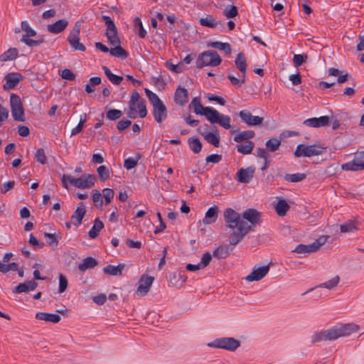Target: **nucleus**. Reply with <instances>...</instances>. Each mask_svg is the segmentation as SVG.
Segmentation results:
<instances>
[{
  "label": "nucleus",
  "mask_w": 364,
  "mask_h": 364,
  "mask_svg": "<svg viewBox=\"0 0 364 364\" xmlns=\"http://www.w3.org/2000/svg\"><path fill=\"white\" fill-rule=\"evenodd\" d=\"M224 220L226 229L230 230L229 242L232 245L240 242L251 230V226L241 218L240 213L228 208L224 211Z\"/></svg>",
  "instance_id": "nucleus-1"
},
{
  "label": "nucleus",
  "mask_w": 364,
  "mask_h": 364,
  "mask_svg": "<svg viewBox=\"0 0 364 364\" xmlns=\"http://www.w3.org/2000/svg\"><path fill=\"white\" fill-rule=\"evenodd\" d=\"M190 107L196 114L204 115L210 123L218 124L225 129H229L231 127L230 116L223 114L211 107H203L198 97H194L192 100Z\"/></svg>",
  "instance_id": "nucleus-2"
},
{
  "label": "nucleus",
  "mask_w": 364,
  "mask_h": 364,
  "mask_svg": "<svg viewBox=\"0 0 364 364\" xmlns=\"http://www.w3.org/2000/svg\"><path fill=\"white\" fill-rule=\"evenodd\" d=\"M358 330V326L354 323L341 324L315 333L311 336V342L315 343L323 341H334L340 337L348 336Z\"/></svg>",
  "instance_id": "nucleus-3"
},
{
  "label": "nucleus",
  "mask_w": 364,
  "mask_h": 364,
  "mask_svg": "<svg viewBox=\"0 0 364 364\" xmlns=\"http://www.w3.org/2000/svg\"><path fill=\"white\" fill-rule=\"evenodd\" d=\"M145 93L153 107V116L156 122L162 123L167 117V109L158 95L149 89H145Z\"/></svg>",
  "instance_id": "nucleus-4"
},
{
  "label": "nucleus",
  "mask_w": 364,
  "mask_h": 364,
  "mask_svg": "<svg viewBox=\"0 0 364 364\" xmlns=\"http://www.w3.org/2000/svg\"><path fill=\"white\" fill-rule=\"evenodd\" d=\"M235 64L237 68L241 73L240 79L237 78L232 74H228L227 77L232 85L240 87L246 81V70L247 67L246 58L242 53H240L237 55V57L235 60Z\"/></svg>",
  "instance_id": "nucleus-5"
},
{
  "label": "nucleus",
  "mask_w": 364,
  "mask_h": 364,
  "mask_svg": "<svg viewBox=\"0 0 364 364\" xmlns=\"http://www.w3.org/2000/svg\"><path fill=\"white\" fill-rule=\"evenodd\" d=\"M222 59L216 51L206 50L199 54L196 60V68H203L205 66H217L221 63Z\"/></svg>",
  "instance_id": "nucleus-6"
},
{
  "label": "nucleus",
  "mask_w": 364,
  "mask_h": 364,
  "mask_svg": "<svg viewBox=\"0 0 364 364\" xmlns=\"http://www.w3.org/2000/svg\"><path fill=\"white\" fill-rule=\"evenodd\" d=\"M326 147L319 145H304L299 144L294 151L296 157H311L314 156H318L321 154Z\"/></svg>",
  "instance_id": "nucleus-7"
},
{
  "label": "nucleus",
  "mask_w": 364,
  "mask_h": 364,
  "mask_svg": "<svg viewBox=\"0 0 364 364\" xmlns=\"http://www.w3.org/2000/svg\"><path fill=\"white\" fill-rule=\"evenodd\" d=\"M11 115L15 121L24 122L25 115L21 98L16 94L10 96Z\"/></svg>",
  "instance_id": "nucleus-8"
},
{
  "label": "nucleus",
  "mask_w": 364,
  "mask_h": 364,
  "mask_svg": "<svg viewBox=\"0 0 364 364\" xmlns=\"http://www.w3.org/2000/svg\"><path fill=\"white\" fill-rule=\"evenodd\" d=\"M328 239V236L321 235L316 239L313 243L309 245L299 244L293 252L299 254L311 253L317 251L320 247L323 245Z\"/></svg>",
  "instance_id": "nucleus-9"
},
{
  "label": "nucleus",
  "mask_w": 364,
  "mask_h": 364,
  "mask_svg": "<svg viewBox=\"0 0 364 364\" xmlns=\"http://www.w3.org/2000/svg\"><path fill=\"white\" fill-rule=\"evenodd\" d=\"M208 346L210 347L234 351L240 346V342L234 338H221L214 340Z\"/></svg>",
  "instance_id": "nucleus-10"
},
{
  "label": "nucleus",
  "mask_w": 364,
  "mask_h": 364,
  "mask_svg": "<svg viewBox=\"0 0 364 364\" xmlns=\"http://www.w3.org/2000/svg\"><path fill=\"white\" fill-rule=\"evenodd\" d=\"M102 18L103 19L106 26V36L111 45H114L117 43H120V40L117 36V29L112 18L108 16H102Z\"/></svg>",
  "instance_id": "nucleus-11"
},
{
  "label": "nucleus",
  "mask_w": 364,
  "mask_h": 364,
  "mask_svg": "<svg viewBox=\"0 0 364 364\" xmlns=\"http://www.w3.org/2000/svg\"><path fill=\"white\" fill-rule=\"evenodd\" d=\"M343 170L356 171L364 169V151L355 154L353 161L343 164Z\"/></svg>",
  "instance_id": "nucleus-12"
},
{
  "label": "nucleus",
  "mask_w": 364,
  "mask_h": 364,
  "mask_svg": "<svg viewBox=\"0 0 364 364\" xmlns=\"http://www.w3.org/2000/svg\"><path fill=\"white\" fill-rule=\"evenodd\" d=\"M241 120L249 127L259 126L264 122V118L259 116H254L247 109L241 110L239 112Z\"/></svg>",
  "instance_id": "nucleus-13"
},
{
  "label": "nucleus",
  "mask_w": 364,
  "mask_h": 364,
  "mask_svg": "<svg viewBox=\"0 0 364 364\" xmlns=\"http://www.w3.org/2000/svg\"><path fill=\"white\" fill-rule=\"evenodd\" d=\"M154 278L151 276L142 275L139 281V286L136 294L140 296H145L149 291Z\"/></svg>",
  "instance_id": "nucleus-14"
},
{
  "label": "nucleus",
  "mask_w": 364,
  "mask_h": 364,
  "mask_svg": "<svg viewBox=\"0 0 364 364\" xmlns=\"http://www.w3.org/2000/svg\"><path fill=\"white\" fill-rule=\"evenodd\" d=\"M95 181L96 178L95 176L84 174L75 180L74 186L82 189L90 188L95 185Z\"/></svg>",
  "instance_id": "nucleus-15"
},
{
  "label": "nucleus",
  "mask_w": 364,
  "mask_h": 364,
  "mask_svg": "<svg viewBox=\"0 0 364 364\" xmlns=\"http://www.w3.org/2000/svg\"><path fill=\"white\" fill-rule=\"evenodd\" d=\"M269 271V265L254 268L250 274L245 277V279L247 282L259 281L267 274Z\"/></svg>",
  "instance_id": "nucleus-16"
},
{
  "label": "nucleus",
  "mask_w": 364,
  "mask_h": 364,
  "mask_svg": "<svg viewBox=\"0 0 364 364\" xmlns=\"http://www.w3.org/2000/svg\"><path fill=\"white\" fill-rule=\"evenodd\" d=\"M142 98L139 93L134 90L131 95V97L129 102V107L127 112L128 117L131 119H136L137 117V110L136 107V103L139 102Z\"/></svg>",
  "instance_id": "nucleus-17"
},
{
  "label": "nucleus",
  "mask_w": 364,
  "mask_h": 364,
  "mask_svg": "<svg viewBox=\"0 0 364 364\" xmlns=\"http://www.w3.org/2000/svg\"><path fill=\"white\" fill-rule=\"evenodd\" d=\"M255 167L253 166L241 168L237 172V181L240 183H247L254 177Z\"/></svg>",
  "instance_id": "nucleus-18"
},
{
  "label": "nucleus",
  "mask_w": 364,
  "mask_h": 364,
  "mask_svg": "<svg viewBox=\"0 0 364 364\" xmlns=\"http://www.w3.org/2000/svg\"><path fill=\"white\" fill-rule=\"evenodd\" d=\"M199 22L201 26L210 28H225V25L223 23H222L220 21L217 20L211 15H206L205 16L200 18Z\"/></svg>",
  "instance_id": "nucleus-19"
},
{
  "label": "nucleus",
  "mask_w": 364,
  "mask_h": 364,
  "mask_svg": "<svg viewBox=\"0 0 364 364\" xmlns=\"http://www.w3.org/2000/svg\"><path fill=\"white\" fill-rule=\"evenodd\" d=\"M329 124V117L322 116L320 117H313L306 119L304 124L311 127H321L328 126Z\"/></svg>",
  "instance_id": "nucleus-20"
},
{
  "label": "nucleus",
  "mask_w": 364,
  "mask_h": 364,
  "mask_svg": "<svg viewBox=\"0 0 364 364\" xmlns=\"http://www.w3.org/2000/svg\"><path fill=\"white\" fill-rule=\"evenodd\" d=\"M86 213L85 206L82 203H80L77 209L71 216V220L74 225L78 227L81 225L82 220Z\"/></svg>",
  "instance_id": "nucleus-21"
},
{
  "label": "nucleus",
  "mask_w": 364,
  "mask_h": 364,
  "mask_svg": "<svg viewBox=\"0 0 364 364\" xmlns=\"http://www.w3.org/2000/svg\"><path fill=\"white\" fill-rule=\"evenodd\" d=\"M261 213L254 208H249L242 213V218L247 220L253 225L259 223Z\"/></svg>",
  "instance_id": "nucleus-22"
},
{
  "label": "nucleus",
  "mask_w": 364,
  "mask_h": 364,
  "mask_svg": "<svg viewBox=\"0 0 364 364\" xmlns=\"http://www.w3.org/2000/svg\"><path fill=\"white\" fill-rule=\"evenodd\" d=\"M68 21L66 19H60L52 24L47 26V30L53 34H58L62 33L68 26Z\"/></svg>",
  "instance_id": "nucleus-23"
},
{
  "label": "nucleus",
  "mask_w": 364,
  "mask_h": 364,
  "mask_svg": "<svg viewBox=\"0 0 364 364\" xmlns=\"http://www.w3.org/2000/svg\"><path fill=\"white\" fill-rule=\"evenodd\" d=\"M6 84L4 85V89H13L23 79L21 74L18 73H9L5 76Z\"/></svg>",
  "instance_id": "nucleus-24"
},
{
  "label": "nucleus",
  "mask_w": 364,
  "mask_h": 364,
  "mask_svg": "<svg viewBox=\"0 0 364 364\" xmlns=\"http://www.w3.org/2000/svg\"><path fill=\"white\" fill-rule=\"evenodd\" d=\"M188 100V90L182 87H178L174 95V102L181 106L184 105Z\"/></svg>",
  "instance_id": "nucleus-25"
},
{
  "label": "nucleus",
  "mask_w": 364,
  "mask_h": 364,
  "mask_svg": "<svg viewBox=\"0 0 364 364\" xmlns=\"http://www.w3.org/2000/svg\"><path fill=\"white\" fill-rule=\"evenodd\" d=\"M36 318L53 323H58L61 319L58 314L46 312H38L36 314Z\"/></svg>",
  "instance_id": "nucleus-26"
},
{
  "label": "nucleus",
  "mask_w": 364,
  "mask_h": 364,
  "mask_svg": "<svg viewBox=\"0 0 364 364\" xmlns=\"http://www.w3.org/2000/svg\"><path fill=\"white\" fill-rule=\"evenodd\" d=\"M218 216V208L216 205L208 208L205 213V216L203 220V223L209 225L215 223Z\"/></svg>",
  "instance_id": "nucleus-27"
},
{
  "label": "nucleus",
  "mask_w": 364,
  "mask_h": 364,
  "mask_svg": "<svg viewBox=\"0 0 364 364\" xmlns=\"http://www.w3.org/2000/svg\"><path fill=\"white\" fill-rule=\"evenodd\" d=\"M38 287L37 282L35 281H28L25 283H21L18 286L16 287L15 290L14 291L15 293L20 294L22 292H28L29 291H33Z\"/></svg>",
  "instance_id": "nucleus-28"
},
{
  "label": "nucleus",
  "mask_w": 364,
  "mask_h": 364,
  "mask_svg": "<svg viewBox=\"0 0 364 364\" xmlns=\"http://www.w3.org/2000/svg\"><path fill=\"white\" fill-rule=\"evenodd\" d=\"M255 133L252 130H245L238 132L234 136V141L237 143H242V141H247L250 139L254 138Z\"/></svg>",
  "instance_id": "nucleus-29"
},
{
  "label": "nucleus",
  "mask_w": 364,
  "mask_h": 364,
  "mask_svg": "<svg viewBox=\"0 0 364 364\" xmlns=\"http://www.w3.org/2000/svg\"><path fill=\"white\" fill-rule=\"evenodd\" d=\"M124 264H119L117 266L108 264L103 268V272L109 275L120 276L122 275V270L124 269Z\"/></svg>",
  "instance_id": "nucleus-30"
},
{
  "label": "nucleus",
  "mask_w": 364,
  "mask_h": 364,
  "mask_svg": "<svg viewBox=\"0 0 364 364\" xmlns=\"http://www.w3.org/2000/svg\"><path fill=\"white\" fill-rule=\"evenodd\" d=\"M97 265V261L92 257H87L85 258L82 262L78 264V269L80 272H85L88 269L94 268Z\"/></svg>",
  "instance_id": "nucleus-31"
},
{
  "label": "nucleus",
  "mask_w": 364,
  "mask_h": 364,
  "mask_svg": "<svg viewBox=\"0 0 364 364\" xmlns=\"http://www.w3.org/2000/svg\"><path fill=\"white\" fill-rule=\"evenodd\" d=\"M230 254V247L228 245H223L218 247L213 252V256L218 259L228 257Z\"/></svg>",
  "instance_id": "nucleus-32"
},
{
  "label": "nucleus",
  "mask_w": 364,
  "mask_h": 364,
  "mask_svg": "<svg viewBox=\"0 0 364 364\" xmlns=\"http://www.w3.org/2000/svg\"><path fill=\"white\" fill-rule=\"evenodd\" d=\"M254 147L255 144L252 141H247L245 144L240 143L236 146L237 152L244 155L251 154Z\"/></svg>",
  "instance_id": "nucleus-33"
},
{
  "label": "nucleus",
  "mask_w": 364,
  "mask_h": 364,
  "mask_svg": "<svg viewBox=\"0 0 364 364\" xmlns=\"http://www.w3.org/2000/svg\"><path fill=\"white\" fill-rule=\"evenodd\" d=\"M114 46L110 48V55L114 57L120 58L124 60L128 57V53L120 46V43L112 45Z\"/></svg>",
  "instance_id": "nucleus-34"
},
{
  "label": "nucleus",
  "mask_w": 364,
  "mask_h": 364,
  "mask_svg": "<svg viewBox=\"0 0 364 364\" xmlns=\"http://www.w3.org/2000/svg\"><path fill=\"white\" fill-rule=\"evenodd\" d=\"M104 228V224L99 218H96L94 221V225L88 232V235L90 238H96L100 230Z\"/></svg>",
  "instance_id": "nucleus-35"
},
{
  "label": "nucleus",
  "mask_w": 364,
  "mask_h": 364,
  "mask_svg": "<svg viewBox=\"0 0 364 364\" xmlns=\"http://www.w3.org/2000/svg\"><path fill=\"white\" fill-rule=\"evenodd\" d=\"M18 52L16 48H11L0 55V61L6 62L13 60L18 57Z\"/></svg>",
  "instance_id": "nucleus-36"
},
{
  "label": "nucleus",
  "mask_w": 364,
  "mask_h": 364,
  "mask_svg": "<svg viewBox=\"0 0 364 364\" xmlns=\"http://www.w3.org/2000/svg\"><path fill=\"white\" fill-rule=\"evenodd\" d=\"M289 208V205L284 199L279 200L275 205V210L279 216H284Z\"/></svg>",
  "instance_id": "nucleus-37"
},
{
  "label": "nucleus",
  "mask_w": 364,
  "mask_h": 364,
  "mask_svg": "<svg viewBox=\"0 0 364 364\" xmlns=\"http://www.w3.org/2000/svg\"><path fill=\"white\" fill-rule=\"evenodd\" d=\"M102 69L105 75L112 84L119 85L123 80L122 77L113 74L107 67L103 66Z\"/></svg>",
  "instance_id": "nucleus-38"
},
{
  "label": "nucleus",
  "mask_w": 364,
  "mask_h": 364,
  "mask_svg": "<svg viewBox=\"0 0 364 364\" xmlns=\"http://www.w3.org/2000/svg\"><path fill=\"white\" fill-rule=\"evenodd\" d=\"M21 28L26 33L22 36L21 41L24 43V40L26 38H30V37H33L36 35V31H34L29 25L28 21H23L21 22Z\"/></svg>",
  "instance_id": "nucleus-39"
},
{
  "label": "nucleus",
  "mask_w": 364,
  "mask_h": 364,
  "mask_svg": "<svg viewBox=\"0 0 364 364\" xmlns=\"http://www.w3.org/2000/svg\"><path fill=\"white\" fill-rule=\"evenodd\" d=\"M80 28H81V22L77 21L75 23L73 28L72 29V31H70V32L68 36L67 40L69 43L72 42L73 41L80 38Z\"/></svg>",
  "instance_id": "nucleus-40"
},
{
  "label": "nucleus",
  "mask_w": 364,
  "mask_h": 364,
  "mask_svg": "<svg viewBox=\"0 0 364 364\" xmlns=\"http://www.w3.org/2000/svg\"><path fill=\"white\" fill-rule=\"evenodd\" d=\"M203 136L204 139L210 144L213 145L215 147H218L220 145V137L218 134L213 133V132H206L203 133Z\"/></svg>",
  "instance_id": "nucleus-41"
},
{
  "label": "nucleus",
  "mask_w": 364,
  "mask_h": 364,
  "mask_svg": "<svg viewBox=\"0 0 364 364\" xmlns=\"http://www.w3.org/2000/svg\"><path fill=\"white\" fill-rule=\"evenodd\" d=\"M209 46L218 49L220 50H223L226 54H230L232 51L231 46L228 43H223L220 41H214L211 42L209 44Z\"/></svg>",
  "instance_id": "nucleus-42"
},
{
  "label": "nucleus",
  "mask_w": 364,
  "mask_h": 364,
  "mask_svg": "<svg viewBox=\"0 0 364 364\" xmlns=\"http://www.w3.org/2000/svg\"><path fill=\"white\" fill-rule=\"evenodd\" d=\"M306 178V175L303 173H287L284 176V179L287 181L291 183H297L302 181Z\"/></svg>",
  "instance_id": "nucleus-43"
},
{
  "label": "nucleus",
  "mask_w": 364,
  "mask_h": 364,
  "mask_svg": "<svg viewBox=\"0 0 364 364\" xmlns=\"http://www.w3.org/2000/svg\"><path fill=\"white\" fill-rule=\"evenodd\" d=\"M190 149L195 154L200 152L202 149V144L198 138L191 137L188 140Z\"/></svg>",
  "instance_id": "nucleus-44"
},
{
  "label": "nucleus",
  "mask_w": 364,
  "mask_h": 364,
  "mask_svg": "<svg viewBox=\"0 0 364 364\" xmlns=\"http://www.w3.org/2000/svg\"><path fill=\"white\" fill-rule=\"evenodd\" d=\"M358 229L357 223L353 220H349L340 225L341 232H351Z\"/></svg>",
  "instance_id": "nucleus-45"
},
{
  "label": "nucleus",
  "mask_w": 364,
  "mask_h": 364,
  "mask_svg": "<svg viewBox=\"0 0 364 364\" xmlns=\"http://www.w3.org/2000/svg\"><path fill=\"white\" fill-rule=\"evenodd\" d=\"M223 15L228 18H232L237 16V8L234 5H228L223 10Z\"/></svg>",
  "instance_id": "nucleus-46"
},
{
  "label": "nucleus",
  "mask_w": 364,
  "mask_h": 364,
  "mask_svg": "<svg viewBox=\"0 0 364 364\" xmlns=\"http://www.w3.org/2000/svg\"><path fill=\"white\" fill-rule=\"evenodd\" d=\"M340 277L338 276H335L328 282L321 284L318 285L319 288H326L328 289H331L333 287H336L339 283Z\"/></svg>",
  "instance_id": "nucleus-47"
},
{
  "label": "nucleus",
  "mask_w": 364,
  "mask_h": 364,
  "mask_svg": "<svg viewBox=\"0 0 364 364\" xmlns=\"http://www.w3.org/2000/svg\"><path fill=\"white\" fill-rule=\"evenodd\" d=\"M140 158V155L138 154L136 158L129 157L126 159L124 161V167L127 170L132 169L137 165L138 161Z\"/></svg>",
  "instance_id": "nucleus-48"
},
{
  "label": "nucleus",
  "mask_w": 364,
  "mask_h": 364,
  "mask_svg": "<svg viewBox=\"0 0 364 364\" xmlns=\"http://www.w3.org/2000/svg\"><path fill=\"white\" fill-rule=\"evenodd\" d=\"M281 144V141L277 138H272L269 139L266 142L267 148L272 152L277 151Z\"/></svg>",
  "instance_id": "nucleus-49"
},
{
  "label": "nucleus",
  "mask_w": 364,
  "mask_h": 364,
  "mask_svg": "<svg viewBox=\"0 0 364 364\" xmlns=\"http://www.w3.org/2000/svg\"><path fill=\"white\" fill-rule=\"evenodd\" d=\"M97 171L101 181H104L109 178L110 171L106 166H100Z\"/></svg>",
  "instance_id": "nucleus-50"
},
{
  "label": "nucleus",
  "mask_w": 364,
  "mask_h": 364,
  "mask_svg": "<svg viewBox=\"0 0 364 364\" xmlns=\"http://www.w3.org/2000/svg\"><path fill=\"white\" fill-rule=\"evenodd\" d=\"M136 109H138L137 114L141 118H144L147 115V109L146 107V101L144 99H141L137 105H136Z\"/></svg>",
  "instance_id": "nucleus-51"
},
{
  "label": "nucleus",
  "mask_w": 364,
  "mask_h": 364,
  "mask_svg": "<svg viewBox=\"0 0 364 364\" xmlns=\"http://www.w3.org/2000/svg\"><path fill=\"white\" fill-rule=\"evenodd\" d=\"M122 112L119 109H111L106 112V117L109 120H116L119 119Z\"/></svg>",
  "instance_id": "nucleus-52"
},
{
  "label": "nucleus",
  "mask_w": 364,
  "mask_h": 364,
  "mask_svg": "<svg viewBox=\"0 0 364 364\" xmlns=\"http://www.w3.org/2000/svg\"><path fill=\"white\" fill-rule=\"evenodd\" d=\"M35 158L36 161L41 164H46L47 162V156L46 155L45 150L43 148H40L36 150Z\"/></svg>",
  "instance_id": "nucleus-53"
},
{
  "label": "nucleus",
  "mask_w": 364,
  "mask_h": 364,
  "mask_svg": "<svg viewBox=\"0 0 364 364\" xmlns=\"http://www.w3.org/2000/svg\"><path fill=\"white\" fill-rule=\"evenodd\" d=\"M151 82L160 90H164L166 85L165 80L161 77V76L152 77L151 78Z\"/></svg>",
  "instance_id": "nucleus-54"
},
{
  "label": "nucleus",
  "mask_w": 364,
  "mask_h": 364,
  "mask_svg": "<svg viewBox=\"0 0 364 364\" xmlns=\"http://www.w3.org/2000/svg\"><path fill=\"white\" fill-rule=\"evenodd\" d=\"M102 194L105 204L108 205L111 203V200L114 197V192L112 189L106 188L102 190Z\"/></svg>",
  "instance_id": "nucleus-55"
},
{
  "label": "nucleus",
  "mask_w": 364,
  "mask_h": 364,
  "mask_svg": "<svg viewBox=\"0 0 364 364\" xmlns=\"http://www.w3.org/2000/svg\"><path fill=\"white\" fill-rule=\"evenodd\" d=\"M92 200L96 207H102V194L97 190L92 191Z\"/></svg>",
  "instance_id": "nucleus-56"
},
{
  "label": "nucleus",
  "mask_w": 364,
  "mask_h": 364,
  "mask_svg": "<svg viewBox=\"0 0 364 364\" xmlns=\"http://www.w3.org/2000/svg\"><path fill=\"white\" fill-rule=\"evenodd\" d=\"M68 279L65 275L60 274L59 275V293L64 292L68 287Z\"/></svg>",
  "instance_id": "nucleus-57"
},
{
  "label": "nucleus",
  "mask_w": 364,
  "mask_h": 364,
  "mask_svg": "<svg viewBox=\"0 0 364 364\" xmlns=\"http://www.w3.org/2000/svg\"><path fill=\"white\" fill-rule=\"evenodd\" d=\"M28 242L31 245H32L35 249H41L44 247V243L43 242L37 240L33 234L29 235Z\"/></svg>",
  "instance_id": "nucleus-58"
},
{
  "label": "nucleus",
  "mask_w": 364,
  "mask_h": 364,
  "mask_svg": "<svg viewBox=\"0 0 364 364\" xmlns=\"http://www.w3.org/2000/svg\"><path fill=\"white\" fill-rule=\"evenodd\" d=\"M134 26L136 27H139V32H138L139 36L141 38H144L146 35V31L144 28L142 22L139 18L137 17L134 19Z\"/></svg>",
  "instance_id": "nucleus-59"
},
{
  "label": "nucleus",
  "mask_w": 364,
  "mask_h": 364,
  "mask_svg": "<svg viewBox=\"0 0 364 364\" xmlns=\"http://www.w3.org/2000/svg\"><path fill=\"white\" fill-rule=\"evenodd\" d=\"M44 236L48 240V243L49 245L57 246L58 243V235L55 234L45 232Z\"/></svg>",
  "instance_id": "nucleus-60"
},
{
  "label": "nucleus",
  "mask_w": 364,
  "mask_h": 364,
  "mask_svg": "<svg viewBox=\"0 0 364 364\" xmlns=\"http://www.w3.org/2000/svg\"><path fill=\"white\" fill-rule=\"evenodd\" d=\"M211 259H212V255L210 252H206L202 256L200 262H199L200 266L202 267L203 269H204L209 264Z\"/></svg>",
  "instance_id": "nucleus-61"
},
{
  "label": "nucleus",
  "mask_w": 364,
  "mask_h": 364,
  "mask_svg": "<svg viewBox=\"0 0 364 364\" xmlns=\"http://www.w3.org/2000/svg\"><path fill=\"white\" fill-rule=\"evenodd\" d=\"M9 110L0 103V127L4 122L9 118Z\"/></svg>",
  "instance_id": "nucleus-62"
},
{
  "label": "nucleus",
  "mask_w": 364,
  "mask_h": 364,
  "mask_svg": "<svg viewBox=\"0 0 364 364\" xmlns=\"http://www.w3.org/2000/svg\"><path fill=\"white\" fill-rule=\"evenodd\" d=\"M15 186V181H9L6 183H4L0 186V192L3 194L6 193V192L9 191L10 190L13 189Z\"/></svg>",
  "instance_id": "nucleus-63"
},
{
  "label": "nucleus",
  "mask_w": 364,
  "mask_h": 364,
  "mask_svg": "<svg viewBox=\"0 0 364 364\" xmlns=\"http://www.w3.org/2000/svg\"><path fill=\"white\" fill-rule=\"evenodd\" d=\"M306 59H307L306 55H303L301 54H295L293 58V63L294 64V66L296 68L301 66Z\"/></svg>",
  "instance_id": "nucleus-64"
}]
</instances>
